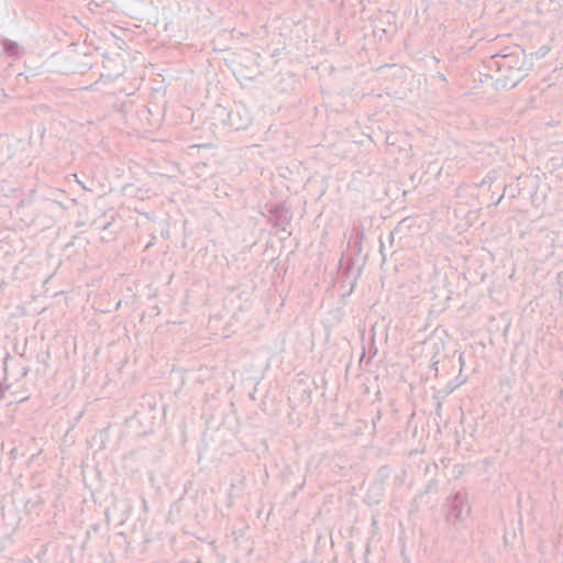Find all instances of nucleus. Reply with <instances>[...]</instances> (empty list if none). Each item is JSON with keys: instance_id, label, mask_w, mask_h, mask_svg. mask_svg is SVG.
<instances>
[{"instance_id": "obj_1", "label": "nucleus", "mask_w": 563, "mask_h": 563, "mask_svg": "<svg viewBox=\"0 0 563 563\" xmlns=\"http://www.w3.org/2000/svg\"><path fill=\"white\" fill-rule=\"evenodd\" d=\"M19 51H20V46L14 41L5 40L3 42V53L7 56L18 57L19 56Z\"/></svg>"}, {"instance_id": "obj_2", "label": "nucleus", "mask_w": 563, "mask_h": 563, "mask_svg": "<svg viewBox=\"0 0 563 563\" xmlns=\"http://www.w3.org/2000/svg\"><path fill=\"white\" fill-rule=\"evenodd\" d=\"M7 388L8 386H3L2 383L0 382V401L4 398Z\"/></svg>"}]
</instances>
